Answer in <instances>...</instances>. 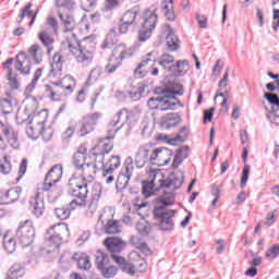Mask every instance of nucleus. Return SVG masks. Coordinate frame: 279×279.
Returning a JSON list of instances; mask_svg holds the SVG:
<instances>
[{"label": "nucleus", "instance_id": "obj_10", "mask_svg": "<svg viewBox=\"0 0 279 279\" xmlns=\"http://www.w3.org/2000/svg\"><path fill=\"white\" fill-rule=\"evenodd\" d=\"M150 181L142 182V193L144 197H151L154 193L162 191V172H154Z\"/></svg>", "mask_w": 279, "mask_h": 279}, {"label": "nucleus", "instance_id": "obj_63", "mask_svg": "<svg viewBox=\"0 0 279 279\" xmlns=\"http://www.w3.org/2000/svg\"><path fill=\"white\" fill-rule=\"evenodd\" d=\"M134 269H136V268H135L134 264H132V263H124L121 266V270L124 274H128L129 276H134V274H136V271Z\"/></svg>", "mask_w": 279, "mask_h": 279}, {"label": "nucleus", "instance_id": "obj_5", "mask_svg": "<svg viewBox=\"0 0 279 279\" xmlns=\"http://www.w3.org/2000/svg\"><path fill=\"white\" fill-rule=\"evenodd\" d=\"M47 119H49V113L46 110H41L38 114L34 116L33 120H31L26 126V134L28 138L36 140L38 136H43L44 141H51L52 133L51 131H45V123H47Z\"/></svg>", "mask_w": 279, "mask_h": 279}, {"label": "nucleus", "instance_id": "obj_17", "mask_svg": "<svg viewBox=\"0 0 279 279\" xmlns=\"http://www.w3.org/2000/svg\"><path fill=\"white\" fill-rule=\"evenodd\" d=\"M15 70L20 71L22 75H29L32 73V61L27 53L20 51L15 60Z\"/></svg>", "mask_w": 279, "mask_h": 279}, {"label": "nucleus", "instance_id": "obj_57", "mask_svg": "<svg viewBox=\"0 0 279 279\" xmlns=\"http://www.w3.org/2000/svg\"><path fill=\"white\" fill-rule=\"evenodd\" d=\"M102 245H125V241L119 236H109L105 239Z\"/></svg>", "mask_w": 279, "mask_h": 279}, {"label": "nucleus", "instance_id": "obj_3", "mask_svg": "<svg viewBox=\"0 0 279 279\" xmlns=\"http://www.w3.org/2000/svg\"><path fill=\"white\" fill-rule=\"evenodd\" d=\"M175 95H184V86L182 84H175L174 89H166L165 96L149 98L147 106L150 110H160L161 112L175 110L178 105L184 106L175 98Z\"/></svg>", "mask_w": 279, "mask_h": 279}, {"label": "nucleus", "instance_id": "obj_15", "mask_svg": "<svg viewBox=\"0 0 279 279\" xmlns=\"http://www.w3.org/2000/svg\"><path fill=\"white\" fill-rule=\"evenodd\" d=\"M146 162H154V148L141 146L135 156V165L137 169H143Z\"/></svg>", "mask_w": 279, "mask_h": 279}, {"label": "nucleus", "instance_id": "obj_62", "mask_svg": "<svg viewBox=\"0 0 279 279\" xmlns=\"http://www.w3.org/2000/svg\"><path fill=\"white\" fill-rule=\"evenodd\" d=\"M10 171H12V163L8 160V157L4 156V162L0 163V172H2L3 175H8Z\"/></svg>", "mask_w": 279, "mask_h": 279}, {"label": "nucleus", "instance_id": "obj_37", "mask_svg": "<svg viewBox=\"0 0 279 279\" xmlns=\"http://www.w3.org/2000/svg\"><path fill=\"white\" fill-rule=\"evenodd\" d=\"M7 193V204H14V202H19V197H21V193H23V189L16 186L10 189Z\"/></svg>", "mask_w": 279, "mask_h": 279}, {"label": "nucleus", "instance_id": "obj_42", "mask_svg": "<svg viewBox=\"0 0 279 279\" xmlns=\"http://www.w3.org/2000/svg\"><path fill=\"white\" fill-rule=\"evenodd\" d=\"M113 136H106L105 138L100 140L98 143V147L102 148V154H108L109 151H112V148L114 147V144L112 143Z\"/></svg>", "mask_w": 279, "mask_h": 279}, {"label": "nucleus", "instance_id": "obj_34", "mask_svg": "<svg viewBox=\"0 0 279 279\" xmlns=\"http://www.w3.org/2000/svg\"><path fill=\"white\" fill-rule=\"evenodd\" d=\"M182 121V118L178 113H167L166 116V130L171 128H178Z\"/></svg>", "mask_w": 279, "mask_h": 279}, {"label": "nucleus", "instance_id": "obj_33", "mask_svg": "<svg viewBox=\"0 0 279 279\" xmlns=\"http://www.w3.org/2000/svg\"><path fill=\"white\" fill-rule=\"evenodd\" d=\"M162 13L168 21H175V12L173 11V0H166L161 4Z\"/></svg>", "mask_w": 279, "mask_h": 279}, {"label": "nucleus", "instance_id": "obj_32", "mask_svg": "<svg viewBox=\"0 0 279 279\" xmlns=\"http://www.w3.org/2000/svg\"><path fill=\"white\" fill-rule=\"evenodd\" d=\"M56 229V226L50 227L48 232L45 235V239L51 244V245H62L64 241H62V234L61 233H53V230Z\"/></svg>", "mask_w": 279, "mask_h": 279}, {"label": "nucleus", "instance_id": "obj_4", "mask_svg": "<svg viewBox=\"0 0 279 279\" xmlns=\"http://www.w3.org/2000/svg\"><path fill=\"white\" fill-rule=\"evenodd\" d=\"M34 239H36L34 225L32 223V220H25L20 223L15 238L10 232H7L2 238V243L3 245H16V243L21 245H32L34 243Z\"/></svg>", "mask_w": 279, "mask_h": 279}, {"label": "nucleus", "instance_id": "obj_58", "mask_svg": "<svg viewBox=\"0 0 279 279\" xmlns=\"http://www.w3.org/2000/svg\"><path fill=\"white\" fill-rule=\"evenodd\" d=\"M7 78L9 81L10 88H12V90H17V88H19V80H16V74H14L12 72V70H9Z\"/></svg>", "mask_w": 279, "mask_h": 279}, {"label": "nucleus", "instance_id": "obj_60", "mask_svg": "<svg viewBox=\"0 0 279 279\" xmlns=\"http://www.w3.org/2000/svg\"><path fill=\"white\" fill-rule=\"evenodd\" d=\"M131 27H134V26L132 24H128V22L123 21L122 19L119 20L118 22L119 34H128Z\"/></svg>", "mask_w": 279, "mask_h": 279}, {"label": "nucleus", "instance_id": "obj_50", "mask_svg": "<svg viewBox=\"0 0 279 279\" xmlns=\"http://www.w3.org/2000/svg\"><path fill=\"white\" fill-rule=\"evenodd\" d=\"M264 97L272 106V112H278V110H279V97H278V95L266 93L264 95Z\"/></svg>", "mask_w": 279, "mask_h": 279}, {"label": "nucleus", "instance_id": "obj_35", "mask_svg": "<svg viewBox=\"0 0 279 279\" xmlns=\"http://www.w3.org/2000/svg\"><path fill=\"white\" fill-rule=\"evenodd\" d=\"M189 61H178L177 64H173L169 68V71H177L178 75H186L189 73Z\"/></svg>", "mask_w": 279, "mask_h": 279}, {"label": "nucleus", "instance_id": "obj_36", "mask_svg": "<svg viewBox=\"0 0 279 279\" xmlns=\"http://www.w3.org/2000/svg\"><path fill=\"white\" fill-rule=\"evenodd\" d=\"M114 38H117V28H111L101 44V49H111V47H114Z\"/></svg>", "mask_w": 279, "mask_h": 279}, {"label": "nucleus", "instance_id": "obj_21", "mask_svg": "<svg viewBox=\"0 0 279 279\" xmlns=\"http://www.w3.org/2000/svg\"><path fill=\"white\" fill-rule=\"evenodd\" d=\"M72 260H75L76 267L83 271H88L93 267V264H90V257L85 253H74Z\"/></svg>", "mask_w": 279, "mask_h": 279}, {"label": "nucleus", "instance_id": "obj_14", "mask_svg": "<svg viewBox=\"0 0 279 279\" xmlns=\"http://www.w3.org/2000/svg\"><path fill=\"white\" fill-rule=\"evenodd\" d=\"M173 157V150L167 147L153 149V163L158 167H167Z\"/></svg>", "mask_w": 279, "mask_h": 279}, {"label": "nucleus", "instance_id": "obj_27", "mask_svg": "<svg viewBox=\"0 0 279 279\" xmlns=\"http://www.w3.org/2000/svg\"><path fill=\"white\" fill-rule=\"evenodd\" d=\"M186 158H189V146H183L177 150L172 162L173 169H178L179 166L186 160Z\"/></svg>", "mask_w": 279, "mask_h": 279}, {"label": "nucleus", "instance_id": "obj_43", "mask_svg": "<svg viewBox=\"0 0 279 279\" xmlns=\"http://www.w3.org/2000/svg\"><path fill=\"white\" fill-rule=\"evenodd\" d=\"M141 114H143V109L141 106H135L131 110L126 109V121H138L141 119Z\"/></svg>", "mask_w": 279, "mask_h": 279}, {"label": "nucleus", "instance_id": "obj_8", "mask_svg": "<svg viewBox=\"0 0 279 279\" xmlns=\"http://www.w3.org/2000/svg\"><path fill=\"white\" fill-rule=\"evenodd\" d=\"M68 186V193L72 197H76V199H86V197H88V182L86 179H78L77 177L72 175Z\"/></svg>", "mask_w": 279, "mask_h": 279}, {"label": "nucleus", "instance_id": "obj_1", "mask_svg": "<svg viewBox=\"0 0 279 279\" xmlns=\"http://www.w3.org/2000/svg\"><path fill=\"white\" fill-rule=\"evenodd\" d=\"M60 180H62V166L56 165L48 171L44 183L29 199L35 217H43L45 213V193L49 202H57L60 198L62 195V187L57 185Z\"/></svg>", "mask_w": 279, "mask_h": 279}, {"label": "nucleus", "instance_id": "obj_45", "mask_svg": "<svg viewBox=\"0 0 279 279\" xmlns=\"http://www.w3.org/2000/svg\"><path fill=\"white\" fill-rule=\"evenodd\" d=\"M40 77H43V68H38L34 72V77L32 82L26 86V93H34V89L36 88L38 80H40Z\"/></svg>", "mask_w": 279, "mask_h": 279}, {"label": "nucleus", "instance_id": "obj_29", "mask_svg": "<svg viewBox=\"0 0 279 279\" xmlns=\"http://www.w3.org/2000/svg\"><path fill=\"white\" fill-rule=\"evenodd\" d=\"M60 83L53 82L52 85L46 84L44 86L46 96L51 99V101H60V95H58V87H60Z\"/></svg>", "mask_w": 279, "mask_h": 279}, {"label": "nucleus", "instance_id": "obj_39", "mask_svg": "<svg viewBox=\"0 0 279 279\" xmlns=\"http://www.w3.org/2000/svg\"><path fill=\"white\" fill-rule=\"evenodd\" d=\"M29 56H32L35 64H40L43 62V50H40V46L35 44L31 46L28 49Z\"/></svg>", "mask_w": 279, "mask_h": 279}, {"label": "nucleus", "instance_id": "obj_19", "mask_svg": "<svg viewBox=\"0 0 279 279\" xmlns=\"http://www.w3.org/2000/svg\"><path fill=\"white\" fill-rule=\"evenodd\" d=\"M89 40H90V37H85L82 40V44H80V40H77V36H75V34L72 33L66 38V45L70 53L75 56L80 51V49H83L84 46L88 45Z\"/></svg>", "mask_w": 279, "mask_h": 279}, {"label": "nucleus", "instance_id": "obj_59", "mask_svg": "<svg viewBox=\"0 0 279 279\" xmlns=\"http://www.w3.org/2000/svg\"><path fill=\"white\" fill-rule=\"evenodd\" d=\"M101 73H102L101 68H94L90 71L85 85L88 86V82H90L92 80H94V82H97L99 80V77H101Z\"/></svg>", "mask_w": 279, "mask_h": 279}, {"label": "nucleus", "instance_id": "obj_51", "mask_svg": "<svg viewBox=\"0 0 279 279\" xmlns=\"http://www.w3.org/2000/svg\"><path fill=\"white\" fill-rule=\"evenodd\" d=\"M54 215L60 221H66L71 217V210L65 207H59L54 209Z\"/></svg>", "mask_w": 279, "mask_h": 279}, {"label": "nucleus", "instance_id": "obj_7", "mask_svg": "<svg viewBox=\"0 0 279 279\" xmlns=\"http://www.w3.org/2000/svg\"><path fill=\"white\" fill-rule=\"evenodd\" d=\"M158 25V14L156 11L146 10L143 14L142 27L140 29L138 38L141 43H145L148 38H151V33Z\"/></svg>", "mask_w": 279, "mask_h": 279}, {"label": "nucleus", "instance_id": "obj_56", "mask_svg": "<svg viewBox=\"0 0 279 279\" xmlns=\"http://www.w3.org/2000/svg\"><path fill=\"white\" fill-rule=\"evenodd\" d=\"M8 143L13 149H19V132L13 131L11 134H9Z\"/></svg>", "mask_w": 279, "mask_h": 279}, {"label": "nucleus", "instance_id": "obj_30", "mask_svg": "<svg viewBox=\"0 0 279 279\" xmlns=\"http://www.w3.org/2000/svg\"><path fill=\"white\" fill-rule=\"evenodd\" d=\"M105 173L108 175V173H114L119 167H121V157L113 155L111 158L107 161L105 165Z\"/></svg>", "mask_w": 279, "mask_h": 279}, {"label": "nucleus", "instance_id": "obj_13", "mask_svg": "<svg viewBox=\"0 0 279 279\" xmlns=\"http://www.w3.org/2000/svg\"><path fill=\"white\" fill-rule=\"evenodd\" d=\"M87 45H83V48L74 54L76 62H78V64H82V66H90L95 58V56L93 54V50H88V47L90 49H95V41L89 40Z\"/></svg>", "mask_w": 279, "mask_h": 279}, {"label": "nucleus", "instance_id": "obj_53", "mask_svg": "<svg viewBox=\"0 0 279 279\" xmlns=\"http://www.w3.org/2000/svg\"><path fill=\"white\" fill-rule=\"evenodd\" d=\"M123 114L126 116V109L123 108L121 110H119L112 118V120L109 123V128H117L119 125V123H121V118L123 117Z\"/></svg>", "mask_w": 279, "mask_h": 279}, {"label": "nucleus", "instance_id": "obj_28", "mask_svg": "<svg viewBox=\"0 0 279 279\" xmlns=\"http://www.w3.org/2000/svg\"><path fill=\"white\" fill-rule=\"evenodd\" d=\"M104 232L106 234H119L122 232L121 222L119 220L110 219L106 222L104 227Z\"/></svg>", "mask_w": 279, "mask_h": 279}, {"label": "nucleus", "instance_id": "obj_25", "mask_svg": "<svg viewBox=\"0 0 279 279\" xmlns=\"http://www.w3.org/2000/svg\"><path fill=\"white\" fill-rule=\"evenodd\" d=\"M38 38L40 43L46 47L47 53H51L53 51V43H56V39L49 34L47 31H43L38 33Z\"/></svg>", "mask_w": 279, "mask_h": 279}, {"label": "nucleus", "instance_id": "obj_49", "mask_svg": "<svg viewBox=\"0 0 279 279\" xmlns=\"http://www.w3.org/2000/svg\"><path fill=\"white\" fill-rule=\"evenodd\" d=\"M118 271L119 269L113 265L106 266L105 268L99 270L102 278H107V279L114 278Z\"/></svg>", "mask_w": 279, "mask_h": 279}, {"label": "nucleus", "instance_id": "obj_38", "mask_svg": "<svg viewBox=\"0 0 279 279\" xmlns=\"http://www.w3.org/2000/svg\"><path fill=\"white\" fill-rule=\"evenodd\" d=\"M131 179V177H128L123 172H120L116 181L117 191H125V189H128V184H130Z\"/></svg>", "mask_w": 279, "mask_h": 279}, {"label": "nucleus", "instance_id": "obj_11", "mask_svg": "<svg viewBox=\"0 0 279 279\" xmlns=\"http://www.w3.org/2000/svg\"><path fill=\"white\" fill-rule=\"evenodd\" d=\"M161 184L162 189L167 191H178V189H182L184 184V172L178 170L169 174L167 179H165V175L161 173Z\"/></svg>", "mask_w": 279, "mask_h": 279}, {"label": "nucleus", "instance_id": "obj_41", "mask_svg": "<svg viewBox=\"0 0 279 279\" xmlns=\"http://www.w3.org/2000/svg\"><path fill=\"white\" fill-rule=\"evenodd\" d=\"M175 62V58L169 53H163L158 58V64L159 66H162V69H171V64Z\"/></svg>", "mask_w": 279, "mask_h": 279}, {"label": "nucleus", "instance_id": "obj_22", "mask_svg": "<svg viewBox=\"0 0 279 279\" xmlns=\"http://www.w3.org/2000/svg\"><path fill=\"white\" fill-rule=\"evenodd\" d=\"M138 16H141V11L138 8H133L128 10L121 17L122 21L126 22L129 25L135 27L138 24Z\"/></svg>", "mask_w": 279, "mask_h": 279}, {"label": "nucleus", "instance_id": "obj_44", "mask_svg": "<svg viewBox=\"0 0 279 279\" xmlns=\"http://www.w3.org/2000/svg\"><path fill=\"white\" fill-rule=\"evenodd\" d=\"M143 93H145V85L140 84L138 86L133 87L131 90H129L128 95L133 101H138V99L143 97Z\"/></svg>", "mask_w": 279, "mask_h": 279}, {"label": "nucleus", "instance_id": "obj_20", "mask_svg": "<svg viewBox=\"0 0 279 279\" xmlns=\"http://www.w3.org/2000/svg\"><path fill=\"white\" fill-rule=\"evenodd\" d=\"M48 76L58 80L62 77V54H60V52L53 54L51 70Z\"/></svg>", "mask_w": 279, "mask_h": 279}, {"label": "nucleus", "instance_id": "obj_31", "mask_svg": "<svg viewBox=\"0 0 279 279\" xmlns=\"http://www.w3.org/2000/svg\"><path fill=\"white\" fill-rule=\"evenodd\" d=\"M131 258L135 260L133 265L137 271L143 272L147 269V262H145V258L141 257L138 251H133L131 253Z\"/></svg>", "mask_w": 279, "mask_h": 279}, {"label": "nucleus", "instance_id": "obj_6", "mask_svg": "<svg viewBox=\"0 0 279 279\" xmlns=\"http://www.w3.org/2000/svg\"><path fill=\"white\" fill-rule=\"evenodd\" d=\"M134 56V49L128 48L124 44L117 45L109 58L108 64L105 68V71L108 75H112L126 58H132Z\"/></svg>", "mask_w": 279, "mask_h": 279}, {"label": "nucleus", "instance_id": "obj_52", "mask_svg": "<svg viewBox=\"0 0 279 279\" xmlns=\"http://www.w3.org/2000/svg\"><path fill=\"white\" fill-rule=\"evenodd\" d=\"M93 156H94V160H95V165H93L94 171H95V169H97V167H99L102 170L106 169V165L104 163L106 154L100 151V153H94Z\"/></svg>", "mask_w": 279, "mask_h": 279}, {"label": "nucleus", "instance_id": "obj_61", "mask_svg": "<svg viewBox=\"0 0 279 279\" xmlns=\"http://www.w3.org/2000/svg\"><path fill=\"white\" fill-rule=\"evenodd\" d=\"M189 138V128L182 126L179 134L175 136L174 141H179V143H184Z\"/></svg>", "mask_w": 279, "mask_h": 279}, {"label": "nucleus", "instance_id": "obj_24", "mask_svg": "<svg viewBox=\"0 0 279 279\" xmlns=\"http://www.w3.org/2000/svg\"><path fill=\"white\" fill-rule=\"evenodd\" d=\"M107 251L110 254V257L117 263L118 265H125V258L119 256L117 254L123 252L122 245H107Z\"/></svg>", "mask_w": 279, "mask_h": 279}, {"label": "nucleus", "instance_id": "obj_9", "mask_svg": "<svg viewBox=\"0 0 279 279\" xmlns=\"http://www.w3.org/2000/svg\"><path fill=\"white\" fill-rule=\"evenodd\" d=\"M73 167L83 173L85 178H90L95 173V166L86 161V154L84 151H76L73 155Z\"/></svg>", "mask_w": 279, "mask_h": 279}, {"label": "nucleus", "instance_id": "obj_54", "mask_svg": "<svg viewBox=\"0 0 279 279\" xmlns=\"http://www.w3.org/2000/svg\"><path fill=\"white\" fill-rule=\"evenodd\" d=\"M0 108L3 114L12 113V101H10L8 98L0 99Z\"/></svg>", "mask_w": 279, "mask_h": 279}, {"label": "nucleus", "instance_id": "obj_16", "mask_svg": "<svg viewBox=\"0 0 279 279\" xmlns=\"http://www.w3.org/2000/svg\"><path fill=\"white\" fill-rule=\"evenodd\" d=\"M156 52H148L146 57L143 58L142 62L138 63L137 68L134 70V75L138 80L145 77L147 74V66H154L156 64Z\"/></svg>", "mask_w": 279, "mask_h": 279}, {"label": "nucleus", "instance_id": "obj_18", "mask_svg": "<svg viewBox=\"0 0 279 279\" xmlns=\"http://www.w3.org/2000/svg\"><path fill=\"white\" fill-rule=\"evenodd\" d=\"M163 29L168 32L166 35V47L168 51H178L180 49V38H178V35H175L169 24H166Z\"/></svg>", "mask_w": 279, "mask_h": 279}, {"label": "nucleus", "instance_id": "obj_2", "mask_svg": "<svg viewBox=\"0 0 279 279\" xmlns=\"http://www.w3.org/2000/svg\"><path fill=\"white\" fill-rule=\"evenodd\" d=\"M175 202V194L173 192H166L159 196L156 202V206L153 210L154 219L159 222L160 230L169 232L173 230V217H175V210L167 209V206H171Z\"/></svg>", "mask_w": 279, "mask_h": 279}, {"label": "nucleus", "instance_id": "obj_47", "mask_svg": "<svg viewBox=\"0 0 279 279\" xmlns=\"http://www.w3.org/2000/svg\"><path fill=\"white\" fill-rule=\"evenodd\" d=\"M59 19H61L65 27L64 32H71V29L75 25V19H73L72 15H65L62 13H59Z\"/></svg>", "mask_w": 279, "mask_h": 279}, {"label": "nucleus", "instance_id": "obj_26", "mask_svg": "<svg viewBox=\"0 0 279 279\" xmlns=\"http://www.w3.org/2000/svg\"><path fill=\"white\" fill-rule=\"evenodd\" d=\"M25 276V266L22 264H13L7 274L8 279H19Z\"/></svg>", "mask_w": 279, "mask_h": 279}, {"label": "nucleus", "instance_id": "obj_55", "mask_svg": "<svg viewBox=\"0 0 279 279\" xmlns=\"http://www.w3.org/2000/svg\"><path fill=\"white\" fill-rule=\"evenodd\" d=\"M32 2H29L28 4H26L20 13V19L17 20V23H23V19H29V16H32Z\"/></svg>", "mask_w": 279, "mask_h": 279}, {"label": "nucleus", "instance_id": "obj_12", "mask_svg": "<svg viewBox=\"0 0 279 279\" xmlns=\"http://www.w3.org/2000/svg\"><path fill=\"white\" fill-rule=\"evenodd\" d=\"M101 112L88 113L85 116L81 122L80 128V136H86V134H90L95 130V125L99 123V119H101Z\"/></svg>", "mask_w": 279, "mask_h": 279}, {"label": "nucleus", "instance_id": "obj_46", "mask_svg": "<svg viewBox=\"0 0 279 279\" xmlns=\"http://www.w3.org/2000/svg\"><path fill=\"white\" fill-rule=\"evenodd\" d=\"M121 173L129 178L134 175V159H132V157H126L124 160V170H122Z\"/></svg>", "mask_w": 279, "mask_h": 279}, {"label": "nucleus", "instance_id": "obj_48", "mask_svg": "<svg viewBox=\"0 0 279 279\" xmlns=\"http://www.w3.org/2000/svg\"><path fill=\"white\" fill-rule=\"evenodd\" d=\"M101 197V185L95 184L92 191V202L89 204V208H93V206H97V203L99 202Z\"/></svg>", "mask_w": 279, "mask_h": 279}, {"label": "nucleus", "instance_id": "obj_40", "mask_svg": "<svg viewBox=\"0 0 279 279\" xmlns=\"http://www.w3.org/2000/svg\"><path fill=\"white\" fill-rule=\"evenodd\" d=\"M136 230L142 236H147L151 232V225L145 218H142L136 225Z\"/></svg>", "mask_w": 279, "mask_h": 279}, {"label": "nucleus", "instance_id": "obj_64", "mask_svg": "<svg viewBox=\"0 0 279 279\" xmlns=\"http://www.w3.org/2000/svg\"><path fill=\"white\" fill-rule=\"evenodd\" d=\"M278 255L279 245H274L266 252V257H268L270 260H274V258H278Z\"/></svg>", "mask_w": 279, "mask_h": 279}, {"label": "nucleus", "instance_id": "obj_23", "mask_svg": "<svg viewBox=\"0 0 279 279\" xmlns=\"http://www.w3.org/2000/svg\"><path fill=\"white\" fill-rule=\"evenodd\" d=\"M95 256V265L98 271L110 266V255H108L107 253H104L101 252V250H98Z\"/></svg>", "mask_w": 279, "mask_h": 279}]
</instances>
